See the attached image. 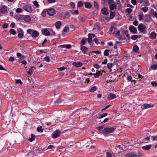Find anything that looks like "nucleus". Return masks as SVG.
Returning <instances> with one entry per match:
<instances>
[{"label": "nucleus", "mask_w": 157, "mask_h": 157, "mask_svg": "<svg viewBox=\"0 0 157 157\" xmlns=\"http://www.w3.org/2000/svg\"><path fill=\"white\" fill-rule=\"evenodd\" d=\"M126 157H140V154L137 151H133L129 152L126 155Z\"/></svg>", "instance_id": "1"}, {"label": "nucleus", "mask_w": 157, "mask_h": 157, "mask_svg": "<svg viewBox=\"0 0 157 157\" xmlns=\"http://www.w3.org/2000/svg\"><path fill=\"white\" fill-rule=\"evenodd\" d=\"M116 128L115 126L110 128L106 127L104 128V131L107 133H112L115 130Z\"/></svg>", "instance_id": "2"}, {"label": "nucleus", "mask_w": 157, "mask_h": 157, "mask_svg": "<svg viewBox=\"0 0 157 157\" xmlns=\"http://www.w3.org/2000/svg\"><path fill=\"white\" fill-rule=\"evenodd\" d=\"M60 131L59 130H56L53 132L52 136L54 138H57L60 136Z\"/></svg>", "instance_id": "3"}, {"label": "nucleus", "mask_w": 157, "mask_h": 157, "mask_svg": "<svg viewBox=\"0 0 157 157\" xmlns=\"http://www.w3.org/2000/svg\"><path fill=\"white\" fill-rule=\"evenodd\" d=\"M154 105L151 104H144L141 106V109L144 110L152 107Z\"/></svg>", "instance_id": "4"}, {"label": "nucleus", "mask_w": 157, "mask_h": 157, "mask_svg": "<svg viewBox=\"0 0 157 157\" xmlns=\"http://www.w3.org/2000/svg\"><path fill=\"white\" fill-rule=\"evenodd\" d=\"M23 9L25 11L31 12L32 11V7L30 5L28 4L25 5L23 7Z\"/></svg>", "instance_id": "5"}, {"label": "nucleus", "mask_w": 157, "mask_h": 157, "mask_svg": "<svg viewBox=\"0 0 157 157\" xmlns=\"http://www.w3.org/2000/svg\"><path fill=\"white\" fill-rule=\"evenodd\" d=\"M17 32L18 34V37L20 38H22L24 36L23 30L21 28H18L17 29Z\"/></svg>", "instance_id": "6"}, {"label": "nucleus", "mask_w": 157, "mask_h": 157, "mask_svg": "<svg viewBox=\"0 0 157 157\" xmlns=\"http://www.w3.org/2000/svg\"><path fill=\"white\" fill-rule=\"evenodd\" d=\"M47 13L50 16H53L55 13V10L53 8H50L47 11Z\"/></svg>", "instance_id": "7"}, {"label": "nucleus", "mask_w": 157, "mask_h": 157, "mask_svg": "<svg viewBox=\"0 0 157 157\" xmlns=\"http://www.w3.org/2000/svg\"><path fill=\"white\" fill-rule=\"evenodd\" d=\"M113 34L117 38H120L121 37L120 31L119 30L117 31L115 30L114 31Z\"/></svg>", "instance_id": "8"}, {"label": "nucleus", "mask_w": 157, "mask_h": 157, "mask_svg": "<svg viewBox=\"0 0 157 157\" xmlns=\"http://www.w3.org/2000/svg\"><path fill=\"white\" fill-rule=\"evenodd\" d=\"M88 37L87 38V41L89 43H91L92 42V38L95 37V35L93 34H89L88 35Z\"/></svg>", "instance_id": "9"}, {"label": "nucleus", "mask_w": 157, "mask_h": 157, "mask_svg": "<svg viewBox=\"0 0 157 157\" xmlns=\"http://www.w3.org/2000/svg\"><path fill=\"white\" fill-rule=\"evenodd\" d=\"M129 29L131 32L134 33H136L137 31L136 28L134 26L131 25L129 27Z\"/></svg>", "instance_id": "10"}, {"label": "nucleus", "mask_w": 157, "mask_h": 157, "mask_svg": "<svg viewBox=\"0 0 157 157\" xmlns=\"http://www.w3.org/2000/svg\"><path fill=\"white\" fill-rule=\"evenodd\" d=\"M117 96L116 95L113 93H110L108 96L107 99L108 100H112L116 98Z\"/></svg>", "instance_id": "11"}, {"label": "nucleus", "mask_w": 157, "mask_h": 157, "mask_svg": "<svg viewBox=\"0 0 157 157\" xmlns=\"http://www.w3.org/2000/svg\"><path fill=\"white\" fill-rule=\"evenodd\" d=\"M152 147L151 144H149L142 147V149L144 150H148L150 149Z\"/></svg>", "instance_id": "12"}, {"label": "nucleus", "mask_w": 157, "mask_h": 157, "mask_svg": "<svg viewBox=\"0 0 157 157\" xmlns=\"http://www.w3.org/2000/svg\"><path fill=\"white\" fill-rule=\"evenodd\" d=\"M73 65L76 67H80L82 65V64L79 62H74L72 64Z\"/></svg>", "instance_id": "13"}, {"label": "nucleus", "mask_w": 157, "mask_h": 157, "mask_svg": "<svg viewBox=\"0 0 157 157\" xmlns=\"http://www.w3.org/2000/svg\"><path fill=\"white\" fill-rule=\"evenodd\" d=\"M31 19L30 17L28 15H25L24 17V20L26 22H29L30 21Z\"/></svg>", "instance_id": "14"}, {"label": "nucleus", "mask_w": 157, "mask_h": 157, "mask_svg": "<svg viewBox=\"0 0 157 157\" xmlns=\"http://www.w3.org/2000/svg\"><path fill=\"white\" fill-rule=\"evenodd\" d=\"M39 35V33L36 30L33 31V33L32 36L33 37H36L38 36Z\"/></svg>", "instance_id": "15"}, {"label": "nucleus", "mask_w": 157, "mask_h": 157, "mask_svg": "<svg viewBox=\"0 0 157 157\" xmlns=\"http://www.w3.org/2000/svg\"><path fill=\"white\" fill-rule=\"evenodd\" d=\"M80 49L84 53H87V48L86 47L82 46L81 48Z\"/></svg>", "instance_id": "16"}, {"label": "nucleus", "mask_w": 157, "mask_h": 157, "mask_svg": "<svg viewBox=\"0 0 157 157\" xmlns=\"http://www.w3.org/2000/svg\"><path fill=\"white\" fill-rule=\"evenodd\" d=\"M138 29L139 31L142 32L144 31L145 28L142 25L140 24L138 27Z\"/></svg>", "instance_id": "17"}, {"label": "nucleus", "mask_w": 157, "mask_h": 157, "mask_svg": "<svg viewBox=\"0 0 157 157\" xmlns=\"http://www.w3.org/2000/svg\"><path fill=\"white\" fill-rule=\"evenodd\" d=\"M35 69V67H32L29 69V70L27 71V73L29 74L30 75H31L33 73V71Z\"/></svg>", "instance_id": "18"}, {"label": "nucleus", "mask_w": 157, "mask_h": 157, "mask_svg": "<svg viewBox=\"0 0 157 157\" xmlns=\"http://www.w3.org/2000/svg\"><path fill=\"white\" fill-rule=\"evenodd\" d=\"M43 33L46 36H48L50 34V33L47 29H44L43 30Z\"/></svg>", "instance_id": "19"}, {"label": "nucleus", "mask_w": 157, "mask_h": 157, "mask_svg": "<svg viewBox=\"0 0 157 157\" xmlns=\"http://www.w3.org/2000/svg\"><path fill=\"white\" fill-rule=\"evenodd\" d=\"M156 37V34L154 32L151 33L150 35V37L151 39H155Z\"/></svg>", "instance_id": "20"}, {"label": "nucleus", "mask_w": 157, "mask_h": 157, "mask_svg": "<svg viewBox=\"0 0 157 157\" xmlns=\"http://www.w3.org/2000/svg\"><path fill=\"white\" fill-rule=\"evenodd\" d=\"M85 7L86 8L90 9L92 7V5L89 2H86L85 3Z\"/></svg>", "instance_id": "21"}, {"label": "nucleus", "mask_w": 157, "mask_h": 157, "mask_svg": "<svg viewBox=\"0 0 157 157\" xmlns=\"http://www.w3.org/2000/svg\"><path fill=\"white\" fill-rule=\"evenodd\" d=\"M102 13L105 15H107L108 13V11L105 8H103L101 10Z\"/></svg>", "instance_id": "22"}, {"label": "nucleus", "mask_w": 157, "mask_h": 157, "mask_svg": "<svg viewBox=\"0 0 157 157\" xmlns=\"http://www.w3.org/2000/svg\"><path fill=\"white\" fill-rule=\"evenodd\" d=\"M35 64L36 66L39 67H41L43 66L42 64L40 62H35Z\"/></svg>", "instance_id": "23"}, {"label": "nucleus", "mask_w": 157, "mask_h": 157, "mask_svg": "<svg viewBox=\"0 0 157 157\" xmlns=\"http://www.w3.org/2000/svg\"><path fill=\"white\" fill-rule=\"evenodd\" d=\"M0 12L2 13H5L7 12V8L6 6H3L0 10Z\"/></svg>", "instance_id": "24"}, {"label": "nucleus", "mask_w": 157, "mask_h": 157, "mask_svg": "<svg viewBox=\"0 0 157 157\" xmlns=\"http://www.w3.org/2000/svg\"><path fill=\"white\" fill-rule=\"evenodd\" d=\"M86 38H82L81 41V44L82 45H84L86 43Z\"/></svg>", "instance_id": "25"}, {"label": "nucleus", "mask_w": 157, "mask_h": 157, "mask_svg": "<svg viewBox=\"0 0 157 157\" xmlns=\"http://www.w3.org/2000/svg\"><path fill=\"white\" fill-rule=\"evenodd\" d=\"M109 8L110 10H113L116 8V6L115 4H111L109 6Z\"/></svg>", "instance_id": "26"}, {"label": "nucleus", "mask_w": 157, "mask_h": 157, "mask_svg": "<svg viewBox=\"0 0 157 157\" xmlns=\"http://www.w3.org/2000/svg\"><path fill=\"white\" fill-rule=\"evenodd\" d=\"M17 56L20 59H23L25 58V56L22 55L20 53H17Z\"/></svg>", "instance_id": "27"}, {"label": "nucleus", "mask_w": 157, "mask_h": 157, "mask_svg": "<svg viewBox=\"0 0 157 157\" xmlns=\"http://www.w3.org/2000/svg\"><path fill=\"white\" fill-rule=\"evenodd\" d=\"M55 25L56 27L58 29L60 27L61 25V22L60 21H57L56 22Z\"/></svg>", "instance_id": "28"}, {"label": "nucleus", "mask_w": 157, "mask_h": 157, "mask_svg": "<svg viewBox=\"0 0 157 157\" xmlns=\"http://www.w3.org/2000/svg\"><path fill=\"white\" fill-rule=\"evenodd\" d=\"M35 136L33 135V134H32L31 135V137L29 138L28 140L30 142H32L35 140Z\"/></svg>", "instance_id": "29"}, {"label": "nucleus", "mask_w": 157, "mask_h": 157, "mask_svg": "<svg viewBox=\"0 0 157 157\" xmlns=\"http://www.w3.org/2000/svg\"><path fill=\"white\" fill-rule=\"evenodd\" d=\"M102 75V73L101 74V71H98L96 73L94 74V75L95 78H98L99 76Z\"/></svg>", "instance_id": "30"}, {"label": "nucleus", "mask_w": 157, "mask_h": 157, "mask_svg": "<svg viewBox=\"0 0 157 157\" xmlns=\"http://www.w3.org/2000/svg\"><path fill=\"white\" fill-rule=\"evenodd\" d=\"M116 30V28L114 27H111L110 29L109 30V33L110 34H113V33H112V32L113 31H114Z\"/></svg>", "instance_id": "31"}, {"label": "nucleus", "mask_w": 157, "mask_h": 157, "mask_svg": "<svg viewBox=\"0 0 157 157\" xmlns=\"http://www.w3.org/2000/svg\"><path fill=\"white\" fill-rule=\"evenodd\" d=\"M10 33L12 34L15 35L16 34V32L15 30L13 29H11L9 31Z\"/></svg>", "instance_id": "32"}, {"label": "nucleus", "mask_w": 157, "mask_h": 157, "mask_svg": "<svg viewBox=\"0 0 157 157\" xmlns=\"http://www.w3.org/2000/svg\"><path fill=\"white\" fill-rule=\"evenodd\" d=\"M135 78L136 79H139L140 78L141 79L143 77L140 74H137L136 75H135Z\"/></svg>", "instance_id": "33"}, {"label": "nucleus", "mask_w": 157, "mask_h": 157, "mask_svg": "<svg viewBox=\"0 0 157 157\" xmlns=\"http://www.w3.org/2000/svg\"><path fill=\"white\" fill-rule=\"evenodd\" d=\"M115 13L114 12H111L110 15V18L112 19L115 16Z\"/></svg>", "instance_id": "34"}, {"label": "nucleus", "mask_w": 157, "mask_h": 157, "mask_svg": "<svg viewBox=\"0 0 157 157\" xmlns=\"http://www.w3.org/2000/svg\"><path fill=\"white\" fill-rule=\"evenodd\" d=\"M71 16L69 12H67L66 13L65 16L64 17V18H68L70 17Z\"/></svg>", "instance_id": "35"}, {"label": "nucleus", "mask_w": 157, "mask_h": 157, "mask_svg": "<svg viewBox=\"0 0 157 157\" xmlns=\"http://www.w3.org/2000/svg\"><path fill=\"white\" fill-rule=\"evenodd\" d=\"M133 50L134 51L137 52L139 50V48L137 45H135L133 48Z\"/></svg>", "instance_id": "36"}, {"label": "nucleus", "mask_w": 157, "mask_h": 157, "mask_svg": "<svg viewBox=\"0 0 157 157\" xmlns=\"http://www.w3.org/2000/svg\"><path fill=\"white\" fill-rule=\"evenodd\" d=\"M109 50L108 49H106L104 51V54L105 56H108L109 55Z\"/></svg>", "instance_id": "37"}, {"label": "nucleus", "mask_w": 157, "mask_h": 157, "mask_svg": "<svg viewBox=\"0 0 157 157\" xmlns=\"http://www.w3.org/2000/svg\"><path fill=\"white\" fill-rule=\"evenodd\" d=\"M47 10H46V9L44 10H43V11L42 12V14H41L42 16H43L44 17H45L46 16V12H47Z\"/></svg>", "instance_id": "38"}, {"label": "nucleus", "mask_w": 157, "mask_h": 157, "mask_svg": "<svg viewBox=\"0 0 157 157\" xmlns=\"http://www.w3.org/2000/svg\"><path fill=\"white\" fill-rule=\"evenodd\" d=\"M138 16L139 20L141 21L143 20L144 17V15L143 13L139 14Z\"/></svg>", "instance_id": "39"}, {"label": "nucleus", "mask_w": 157, "mask_h": 157, "mask_svg": "<svg viewBox=\"0 0 157 157\" xmlns=\"http://www.w3.org/2000/svg\"><path fill=\"white\" fill-rule=\"evenodd\" d=\"M151 68L152 69L156 70L157 68V63L154 64L151 66Z\"/></svg>", "instance_id": "40"}, {"label": "nucleus", "mask_w": 157, "mask_h": 157, "mask_svg": "<svg viewBox=\"0 0 157 157\" xmlns=\"http://www.w3.org/2000/svg\"><path fill=\"white\" fill-rule=\"evenodd\" d=\"M69 31V30L68 27H65L64 28L63 31L64 32H67Z\"/></svg>", "instance_id": "41"}, {"label": "nucleus", "mask_w": 157, "mask_h": 157, "mask_svg": "<svg viewBox=\"0 0 157 157\" xmlns=\"http://www.w3.org/2000/svg\"><path fill=\"white\" fill-rule=\"evenodd\" d=\"M37 130L38 132H42L43 131V129H42V126L37 127Z\"/></svg>", "instance_id": "42"}, {"label": "nucleus", "mask_w": 157, "mask_h": 157, "mask_svg": "<svg viewBox=\"0 0 157 157\" xmlns=\"http://www.w3.org/2000/svg\"><path fill=\"white\" fill-rule=\"evenodd\" d=\"M113 64L112 63H108L107 64V67L109 69L111 70V68L113 66Z\"/></svg>", "instance_id": "43"}, {"label": "nucleus", "mask_w": 157, "mask_h": 157, "mask_svg": "<svg viewBox=\"0 0 157 157\" xmlns=\"http://www.w3.org/2000/svg\"><path fill=\"white\" fill-rule=\"evenodd\" d=\"M107 115V113H105L104 114H101L100 116H99V118H102L106 116Z\"/></svg>", "instance_id": "44"}, {"label": "nucleus", "mask_w": 157, "mask_h": 157, "mask_svg": "<svg viewBox=\"0 0 157 157\" xmlns=\"http://www.w3.org/2000/svg\"><path fill=\"white\" fill-rule=\"evenodd\" d=\"M34 5L37 7L39 6V5L38 4V2L36 1H35L33 2Z\"/></svg>", "instance_id": "45"}, {"label": "nucleus", "mask_w": 157, "mask_h": 157, "mask_svg": "<svg viewBox=\"0 0 157 157\" xmlns=\"http://www.w3.org/2000/svg\"><path fill=\"white\" fill-rule=\"evenodd\" d=\"M90 53H96V54H99L101 53V51H95L90 52Z\"/></svg>", "instance_id": "46"}, {"label": "nucleus", "mask_w": 157, "mask_h": 157, "mask_svg": "<svg viewBox=\"0 0 157 157\" xmlns=\"http://www.w3.org/2000/svg\"><path fill=\"white\" fill-rule=\"evenodd\" d=\"M83 6V4L82 1H79L78 3V7H82Z\"/></svg>", "instance_id": "47"}, {"label": "nucleus", "mask_w": 157, "mask_h": 157, "mask_svg": "<svg viewBox=\"0 0 157 157\" xmlns=\"http://www.w3.org/2000/svg\"><path fill=\"white\" fill-rule=\"evenodd\" d=\"M96 89V87L95 86H93L90 89V91L91 92H93L94 91H95Z\"/></svg>", "instance_id": "48"}, {"label": "nucleus", "mask_w": 157, "mask_h": 157, "mask_svg": "<svg viewBox=\"0 0 157 157\" xmlns=\"http://www.w3.org/2000/svg\"><path fill=\"white\" fill-rule=\"evenodd\" d=\"M127 79L128 81H130L132 82H133L134 81V80H132V78L130 76H128L127 78Z\"/></svg>", "instance_id": "49"}, {"label": "nucleus", "mask_w": 157, "mask_h": 157, "mask_svg": "<svg viewBox=\"0 0 157 157\" xmlns=\"http://www.w3.org/2000/svg\"><path fill=\"white\" fill-rule=\"evenodd\" d=\"M141 10H143L144 12H146L148 10V8L147 7H143L141 9Z\"/></svg>", "instance_id": "50"}, {"label": "nucleus", "mask_w": 157, "mask_h": 157, "mask_svg": "<svg viewBox=\"0 0 157 157\" xmlns=\"http://www.w3.org/2000/svg\"><path fill=\"white\" fill-rule=\"evenodd\" d=\"M138 38V36L136 35H133L131 37V39L133 40H136Z\"/></svg>", "instance_id": "51"}, {"label": "nucleus", "mask_w": 157, "mask_h": 157, "mask_svg": "<svg viewBox=\"0 0 157 157\" xmlns=\"http://www.w3.org/2000/svg\"><path fill=\"white\" fill-rule=\"evenodd\" d=\"M22 11V9L21 8H17L16 10V12L17 13H21Z\"/></svg>", "instance_id": "52"}, {"label": "nucleus", "mask_w": 157, "mask_h": 157, "mask_svg": "<svg viewBox=\"0 0 157 157\" xmlns=\"http://www.w3.org/2000/svg\"><path fill=\"white\" fill-rule=\"evenodd\" d=\"M8 27V25L7 23H4L3 25H2V27L4 29V28H6Z\"/></svg>", "instance_id": "53"}, {"label": "nucleus", "mask_w": 157, "mask_h": 157, "mask_svg": "<svg viewBox=\"0 0 157 157\" xmlns=\"http://www.w3.org/2000/svg\"><path fill=\"white\" fill-rule=\"evenodd\" d=\"M94 67L95 68L97 69H98L100 68L101 67V66L100 65H99L97 64H95L94 65Z\"/></svg>", "instance_id": "54"}, {"label": "nucleus", "mask_w": 157, "mask_h": 157, "mask_svg": "<svg viewBox=\"0 0 157 157\" xmlns=\"http://www.w3.org/2000/svg\"><path fill=\"white\" fill-rule=\"evenodd\" d=\"M132 10L131 8H127L126 10V12H127L128 13H129L131 12Z\"/></svg>", "instance_id": "55"}, {"label": "nucleus", "mask_w": 157, "mask_h": 157, "mask_svg": "<svg viewBox=\"0 0 157 157\" xmlns=\"http://www.w3.org/2000/svg\"><path fill=\"white\" fill-rule=\"evenodd\" d=\"M94 6L97 9H98V3L95 1L94 2Z\"/></svg>", "instance_id": "56"}, {"label": "nucleus", "mask_w": 157, "mask_h": 157, "mask_svg": "<svg viewBox=\"0 0 157 157\" xmlns=\"http://www.w3.org/2000/svg\"><path fill=\"white\" fill-rule=\"evenodd\" d=\"M104 127V126H99V127H97V129H98V130H100V132H101V130L102 129H103V128Z\"/></svg>", "instance_id": "57"}, {"label": "nucleus", "mask_w": 157, "mask_h": 157, "mask_svg": "<svg viewBox=\"0 0 157 157\" xmlns=\"http://www.w3.org/2000/svg\"><path fill=\"white\" fill-rule=\"evenodd\" d=\"M124 33L125 34V35L126 36V37H127V39H129V35H128V31H127V30H126L124 32ZM127 38H126V39Z\"/></svg>", "instance_id": "58"}, {"label": "nucleus", "mask_w": 157, "mask_h": 157, "mask_svg": "<svg viewBox=\"0 0 157 157\" xmlns=\"http://www.w3.org/2000/svg\"><path fill=\"white\" fill-rule=\"evenodd\" d=\"M16 83L17 84L20 83L21 85L22 84V82L20 79L17 80L16 81Z\"/></svg>", "instance_id": "59"}, {"label": "nucleus", "mask_w": 157, "mask_h": 157, "mask_svg": "<svg viewBox=\"0 0 157 157\" xmlns=\"http://www.w3.org/2000/svg\"><path fill=\"white\" fill-rule=\"evenodd\" d=\"M33 30L31 29H28L27 31V32L29 34H31L32 32H33Z\"/></svg>", "instance_id": "60"}, {"label": "nucleus", "mask_w": 157, "mask_h": 157, "mask_svg": "<svg viewBox=\"0 0 157 157\" xmlns=\"http://www.w3.org/2000/svg\"><path fill=\"white\" fill-rule=\"evenodd\" d=\"M94 41L95 43L97 44H100V43L99 40L97 39H95L94 40Z\"/></svg>", "instance_id": "61"}, {"label": "nucleus", "mask_w": 157, "mask_h": 157, "mask_svg": "<svg viewBox=\"0 0 157 157\" xmlns=\"http://www.w3.org/2000/svg\"><path fill=\"white\" fill-rule=\"evenodd\" d=\"M65 68L64 67H62L59 68H57L59 71H62L64 70Z\"/></svg>", "instance_id": "62"}, {"label": "nucleus", "mask_w": 157, "mask_h": 157, "mask_svg": "<svg viewBox=\"0 0 157 157\" xmlns=\"http://www.w3.org/2000/svg\"><path fill=\"white\" fill-rule=\"evenodd\" d=\"M14 60V58L13 57H10L9 58V60L10 62H13Z\"/></svg>", "instance_id": "63"}, {"label": "nucleus", "mask_w": 157, "mask_h": 157, "mask_svg": "<svg viewBox=\"0 0 157 157\" xmlns=\"http://www.w3.org/2000/svg\"><path fill=\"white\" fill-rule=\"evenodd\" d=\"M151 84L154 86H157V83L155 82H151Z\"/></svg>", "instance_id": "64"}]
</instances>
